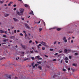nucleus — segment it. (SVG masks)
I'll return each mask as SVG.
<instances>
[{
	"label": "nucleus",
	"instance_id": "1",
	"mask_svg": "<svg viewBox=\"0 0 79 79\" xmlns=\"http://www.w3.org/2000/svg\"><path fill=\"white\" fill-rule=\"evenodd\" d=\"M19 10L20 12L17 11V12L16 13L17 15H19V16H22V15H23V13L24 12V9L23 8H21Z\"/></svg>",
	"mask_w": 79,
	"mask_h": 79
},
{
	"label": "nucleus",
	"instance_id": "2",
	"mask_svg": "<svg viewBox=\"0 0 79 79\" xmlns=\"http://www.w3.org/2000/svg\"><path fill=\"white\" fill-rule=\"evenodd\" d=\"M40 44H42V45H44V46H45L46 48H48V46L46 44V43L45 42L42 41L41 42H40Z\"/></svg>",
	"mask_w": 79,
	"mask_h": 79
},
{
	"label": "nucleus",
	"instance_id": "3",
	"mask_svg": "<svg viewBox=\"0 0 79 79\" xmlns=\"http://www.w3.org/2000/svg\"><path fill=\"white\" fill-rule=\"evenodd\" d=\"M64 52L65 53H69V52H71V49H65L64 50Z\"/></svg>",
	"mask_w": 79,
	"mask_h": 79
},
{
	"label": "nucleus",
	"instance_id": "4",
	"mask_svg": "<svg viewBox=\"0 0 79 79\" xmlns=\"http://www.w3.org/2000/svg\"><path fill=\"white\" fill-rule=\"evenodd\" d=\"M25 26L26 28H27L28 29H31V28H30V27H29L28 26V25H27V24L26 23L25 24Z\"/></svg>",
	"mask_w": 79,
	"mask_h": 79
},
{
	"label": "nucleus",
	"instance_id": "5",
	"mask_svg": "<svg viewBox=\"0 0 79 79\" xmlns=\"http://www.w3.org/2000/svg\"><path fill=\"white\" fill-rule=\"evenodd\" d=\"M21 45L23 48H24V49H26V48L27 47L26 46L24 45H22V44H21Z\"/></svg>",
	"mask_w": 79,
	"mask_h": 79
},
{
	"label": "nucleus",
	"instance_id": "6",
	"mask_svg": "<svg viewBox=\"0 0 79 79\" xmlns=\"http://www.w3.org/2000/svg\"><path fill=\"white\" fill-rule=\"evenodd\" d=\"M42 46V45L40 44H39L37 46V47L38 48V49H39V48H40V47Z\"/></svg>",
	"mask_w": 79,
	"mask_h": 79
},
{
	"label": "nucleus",
	"instance_id": "7",
	"mask_svg": "<svg viewBox=\"0 0 79 79\" xmlns=\"http://www.w3.org/2000/svg\"><path fill=\"white\" fill-rule=\"evenodd\" d=\"M13 19H14V21H19V20H18V19H15V18H13Z\"/></svg>",
	"mask_w": 79,
	"mask_h": 79
},
{
	"label": "nucleus",
	"instance_id": "8",
	"mask_svg": "<svg viewBox=\"0 0 79 79\" xmlns=\"http://www.w3.org/2000/svg\"><path fill=\"white\" fill-rule=\"evenodd\" d=\"M24 6L26 7V8H29V6L27 4H25Z\"/></svg>",
	"mask_w": 79,
	"mask_h": 79
},
{
	"label": "nucleus",
	"instance_id": "9",
	"mask_svg": "<svg viewBox=\"0 0 79 79\" xmlns=\"http://www.w3.org/2000/svg\"><path fill=\"white\" fill-rule=\"evenodd\" d=\"M34 63H32L31 64V66L32 67V68H35V65H34Z\"/></svg>",
	"mask_w": 79,
	"mask_h": 79
},
{
	"label": "nucleus",
	"instance_id": "10",
	"mask_svg": "<svg viewBox=\"0 0 79 79\" xmlns=\"http://www.w3.org/2000/svg\"><path fill=\"white\" fill-rule=\"evenodd\" d=\"M0 33H5V31L1 30H0Z\"/></svg>",
	"mask_w": 79,
	"mask_h": 79
},
{
	"label": "nucleus",
	"instance_id": "11",
	"mask_svg": "<svg viewBox=\"0 0 79 79\" xmlns=\"http://www.w3.org/2000/svg\"><path fill=\"white\" fill-rule=\"evenodd\" d=\"M10 15L9 14H5V17H7V16H8Z\"/></svg>",
	"mask_w": 79,
	"mask_h": 79
},
{
	"label": "nucleus",
	"instance_id": "12",
	"mask_svg": "<svg viewBox=\"0 0 79 79\" xmlns=\"http://www.w3.org/2000/svg\"><path fill=\"white\" fill-rule=\"evenodd\" d=\"M38 68H39L40 69V70H42V67H41L40 66H38Z\"/></svg>",
	"mask_w": 79,
	"mask_h": 79
},
{
	"label": "nucleus",
	"instance_id": "13",
	"mask_svg": "<svg viewBox=\"0 0 79 79\" xmlns=\"http://www.w3.org/2000/svg\"><path fill=\"white\" fill-rule=\"evenodd\" d=\"M29 14L30 15H34V12L33 11H32L31 12L29 13Z\"/></svg>",
	"mask_w": 79,
	"mask_h": 79
},
{
	"label": "nucleus",
	"instance_id": "14",
	"mask_svg": "<svg viewBox=\"0 0 79 79\" xmlns=\"http://www.w3.org/2000/svg\"><path fill=\"white\" fill-rule=\"evenodd\" d=\"M63 40H66V37H64L63 38Z\"/></svg>",
	"mask_w": 79,
	"mask_h": 79
},
{
	"label": "nucleus",
	"instance_id": "15",
	"mask_svg": "<svg viewBox=\"0 0 79 79\" xmlns=\"http://www.w3.org/2000/svg\"><path fill=\"white\" fill-rule=\"evenodd\" d=\"M10 39H14L15 38V36H13L10 37Z\"/></svg>",
	"mask_w": 79,
	"mask_h": 79
},
{
	"label": "nucleus",
	"instance_id": "16",
	"mask_svg": "<svg viewBox=\"0 0 79 79\" xmlns=\"http://www.w3.org/2000/svg\"><path fill=\"white\" fill-rule=\"evenodd\" d=\"M4 2V1H0V3H2H2H3Z\"/></svg>",
	"mask_w": 79,
	"mask_h": 79
},
{
	"label": "nucleus",
	"instance_id": "17",
	"mask_svg": "<svg viewBox=\"0 0 79 79\" xmlns=\"http://www.w3.org/2000/svg\"><path fill=\"white\" fill-rule=\"evenodd\" d=\"M61 29V28H58L57 29V31H60Z\"/></svg>",
	"mask_w": 79,
	"mask_h": 79
},
{
	"label": "nucleus",
	"instance_id": "18",
	"mask_svg": "<svg viewBox=\"0 0 79 79\" xmlns=\"http://www.w3.org/2000/svg\"><path fill=\"white\" fill-rule=\"evenodd\" d=\"M27 60H29V59L28 58L24 59V61H26Z\"/></svg>",
	"mask_w": 79,
	"mask_h": 79
},
{
	"label": "nucleus",
	"instance_id": "19",
	"mask_svg": "<svg viewBox=\"0 0 79 79\" xmlns=\"http://www.w3.org/2000/svg\"><path fill=\"white\" fill-rule=\"evenodd\" d=\"M62 52H63V51H62V50H61V51L59 50V53H61Z\"/></svg>",
	"mask_w": 79,
	"mask_h": 79
},
{
	"label": "nucleus",
	"instance_id": "20",
	"mask_svg": "<svg viewBox=\"0 0 79 79\" xmlns=\"http://www.w3.org/2000/svg\"><path fill=\"white\" fill-rule=\"evenodd\" d=\"M65 60H68V57H66L64 59Z\"/></svg>",
	"mask_w": 79,
	"mask_h": 79
},
{
	"label": "nucleus",
	"instance_id": "21",
	"mask_svg": "<svg viewBox=\"0 0 79 79\" xmlns=\"http://www.w3.org/2000/svg\"><path fill=\"white\" fill-rule=\"evenodd\" d=\"M77 65V64H73V66H76Z\"/></svg>",
	"mask_w": 79,
	"mask_h": 79
},
{
	"label": "nucleus",
	"instance_id": "22",
	"mask_svg": "<svg viewBox=\"0 0 79 79\" xmlns=\"http://www.w3.org/2000/svg\"><path fill=\"white\" fill-rule=\"evenodd\" d=\"M64 42H65V43H66V42H68V40H64Z\"/></svg>",
	"mask_w": 79,
	"mask_h": 79
},
{
	"label": "nucleus",
	"instance_id": "23",
	"mask_svg": "<svg viewBox=\"0 0 79 79\" xmlns=\"http://www.w3.org/2000/svg\"><path fill=\"white\" fill-rule=\"evenodd\" d=\"M45 49V47H43L42 48V50H44Z\"/></svg>",
	"mask_w": 79,
	"mask_h": 79
},
{
	"label": "nucleus",
	"instance_id": "24",
	"mask_svg": "<svg viewBox=\"0 0 79 79\" xmlns=\"http://www.w3.org/2000/svg\"><path fill=\"white\" fill-rule=\"evenodd\" d=\"M3 42H6V39H5L4 40H3Z\"/></svg>",
	"mask_w": 79,
	"mask_h": 79
},
{
	"label": "nucleus",
	"instance_id": "25",
	"mask_svg": "<svg viewBox=\"0 0 79 79\" xmlns=\"http://www.w3.org/2000/svg\"><path fill=\"white\" fill-rule=\"evenodd\" d=\"M42 28H39V31L40 32V31H42Z\"/></svg>",
	"mask_w": 79,
	"mask_h": 79
},
{
	"label": "nucleus",
	"instance_id": "26",
	"mask_svg": "<svg viewBox=\"0 0 79 79\" xmlns=\"http://www.w3.org/2000/svg\"><path fill=\"white\" fill-rule=\"evenodd\" d=\"M35 53H38V52H39L37 50H36V51H35Z\"/></svg>",
	"mask_w": 79,
	"mask_h": 79
},
{
	"label": "nucleus",
	"instance_id": "27",
	"mask_svg": "<svg viewBox=\"0 0 79 79\" xmlns=\"http://www.w3.org/2000/svg\"><path fill=\"white\" fill-rule=\"evenodd\" d=\"M30 53H34V52H33V51H31Z\"/></svg>",
	"mask_w": 79,
	"mask_h": 79
},
{
	"label": "nucleus",
	"instance_id": "28",
	"mask_svg": "<svg viewBox=\"0 0 79 79\" xmlns=\"http://www.w3.org/2000/svg\"><path fill=\"white\" fill-rule=\"evenodd\" d=\"M3 37L6 38V35H3Z\"/></svg>",
	"mask_w": 79,
	"mask_h": 79
},
{
	"label": "nucleus",
	"instance_id": "29",
	"mask_svg": "<svg viewBox=\"0 0 79 79\" xmlns=\"http://www.w3.org/2000/svg\"><path fill=\"white\" fill-rule=\"evenodd\" d=\"M53 61H56V59H53L52 60Z\"/></svg>",
	"mask_w": 79,
	"mask_h": 79
},
{
	"label": "nucleus",
	"instance_id": "30",
	"mask_svg": "<svg viewBox=\"0 0 79 79\" xmlns=\"http://www.w3.org/2000/svg\"><path fill=\"white\" fill-rule=\"evenodd\" d=\"M55 29V28H50L49 29V30H51V29Z\"/></svg>",
	"mask_w": 79,
	"mask_h": 79
},
{
	"label": "nucleus",
	"instance_id": "31",
	"mask_svg": "<svg viewBox=\"0 0 79 79\" xmlns=\"http://www.w3.org/2000/svg\"><path fill=\"white\" fill-rule=\"evenodd\" d=\"M37 63H39V64H41V63H42V62H37Z\"/></svg>",
	"mask_w": 79,
	"mask_h": 79
},
{
	"label": "nucleus",
	"instance_id": "32",
	"mask_svg": "<svg viewBox=\"0 0 79 79\" xmlns=\"http://www.w3.org/2000/svg\"><path fill=\"white\" fill-rule=\"evenodd\" d=\"M50 51H53L54 50L53 49H50Z\"/></svg>",
	"mask_w": 79,
	"mask_h": 79
},
{
	"label": "nucleus",
	"instance_id": "33",
	"mask_svg": "<svg viewBox=\"0 0 79 79\" xmlns=\"http://www.w3.org/2000/svg\"><path fill=\"white\" fill-rule=\"evenodd\" d=\"M20 35H22V36H23V34H22V33H20Z\"/></svg>",
	"mask_w": 79,
	"mask_h": 79
},
{
	"label": "nucleus",
	"instance_id": "34",
	"mask_svg": "<svg viewBox=\"0 0 79 79\" xmlns=\"http://www.w3.org/2000/svg\"><path fill=\"white\" fill-rule=\"evenodd\" d=\"M4 59H5V57H3V58H0V60H3Z\"/></svg>",
	"mask_w": 79,
	"mask_h": 79
},
{
	"label": "nucleus",
	"instance_id": "35",
	"mask_svg": "<svg viewBox=\"0 0 79 79\" xmlns=\"http://www.w3.org/2000/svg\"><path fill=\"white\" fill-rule=\"evenodd\" d=\"M78 55V54H77V53H75V56H76V55Z\"/></svg>",
	"mask_w": 79,
	"mask_h": 79
},
{
	"label": "nucleus",
	"instance_id": "36",
	"mask_svg": "<svg viewBox=\"0 0 79 79\" xmlns=\"http://www.w3.org/2000/svg\"><path fill=\"white\" fill-rule=\"evenodd\" d=\"M44 56H45L46 58H48V56H47L46 55H45Z\"/></svg>",
	"mask_w": 79,
	"mask_h": 79
},
{
	"label": "nucleus",
	"instance_id": "37",
	"mask_svg": "<svg viewBox=\"0 0 79 79\" xmlns=\"http://www.w3.org/2000/svg\"><path fill=\"white\" fill-rule=\"evenodd\" d=\"M35 43H36V44H39V42H37V41L36 40H35Z\"/></svg>",
	"mask_w": 79,
	"mask_h": 79
},
{
	"label": "nucleus",
	"instance_id": "38",
	"mask_svg": "<svg viewBox=\"0 0 79 79\" xmlns=\"http://www.w3.org/2000/svg\"><path fill=\"white\" fill-rule=\"evenodd\" d=\"M26 36H27V34H26V33H25V37H26Z\"/></svg>",
	"mask_w": 79,
	"mask_h": 79
},
{
	"label": "nucleus",
	"instance_id": "39",
	"mask_svg": "<svg viewBox=\"0 0 79 79\" xmlns=\"http://www.w3.org/2000/svg\"><path fill=\"white\" fill-rule=\"evenodd\" d=\"M32 60H35V58L34 57H32Z\"/></svg>",
	"mask_w": 79,
	"mask_h": 79
},
{
	"label": "nucleus",
	"instance_id": "40",
	"mask_svg": "<svg viewBox=\"0 0 79 79\" xmlns=\"http://www.w3.org/2000/svg\"><path fill=\"white\" fill-rule=\"evenodd\" d=\"M71 69V68H68V71H69Z\"/></svg>",
	"mask_w": 79,
	"mask_h": 79
},
{
	"label": "nucleus",
	"instance_id": "41",
	"mask_svg": "<svg viewBox=\"0 0 79 79\" xmlns=\"http://www.w3.org/2000/svg\"><path fill=\"white\" fill-rule=\"evenodd\" d=\"M58 53H56L54 54L55 56H56V55H58Z\"/></svg>",
	"mask_w": 79,
	"mask_h": 79
},
{
	"label": "nucleus",
	"instance_id": "42",
	"mask_svg": "<svg viewBox=\"0 0 79 79\" xmlns=\"http://www.w3.org/2000/svg\"><path fill=\"white\" fill-rule=\"evenodd\" d=\"M56 41H55L54 42V44L55 45V44H56Z\"/></svg>",
	"mask_w": 79,
	"mask_h": 79
},
{
	"label": "nucleus",
	"instance_id": "43",
	"mask_svg": "<svg viewBox=\"0 0 79 79\" xmlns=\"http://www.w3.org/2000/svg\"><path fill=\"white\" fill-rule=\"evenodd\" d=\"M70 39H71V37H69V38H68V40H70Z\"/></svg>",
	"mask_w": 79,
	"mask_h": 79
},
{
	"label": "nucleus",
	"instance_id": "44",
	"mask_svg": "<svg viewBox=\"0 0 79 79\" xmlns=\"http://www.w3.org/2000/svg\"><path fill=\"white\" fill-rule=\"evenodd\" d=\"M40 21H41L40 20V21H39V22L37 23V24H39V23H40Z\"/></svg>",
	"mask_w": 79,
	"mask_h": 79
},
{
	"label": "nucleus",
	"instance_id": "45",
	"mask_svg": "<svg viewBox=\"0 0 79 79\" xmlns=\"http://www.w3.org/2000/svg\"><path fill=\"white\" fill-rule=\"evenodd\" d=\"M29 44H30V43H32V40H30L29 42Z\"/></svg>",
	"mask_w": 79,
	"mask_h": 79
},
{
	"label": "nucleus",
	"instance_id": "46",
	"mask_svg": "<svg viewBox=\"0 0 79 79\" xmlns=\"http://www.w3.org/2000/svg\"><path fill=\"white\" fill-rule=\"evenodd\" d=\"M37 58H40V56H36Z\"/></svg>",
	"mask_w": 79,
	"mask_h": 79
},
{
	"label": "nucleus",
	"instance_id": "47",
	"mask_svg": "<svg viewBox=\"0 0 79 79\" xmlns=\"http://www.w3.org/2000/svg\"><path fill=\"white\" fill-rule=\"evenodd\" d=\"M65 62L66 63H68V60H65Z\"/></svg>",
	"mask_w": 79,
	"mask_h": 79
},
{
	"label": "nucleus",
	"instance_id": "48",
	"mask_svg": "<svg viewBox=\"0 0 79 79\" xmlns=\"http://www.w3.org/2000/svg\"><path fill=\"white\" fill-rule=\"evenodd\" d=\"M1 44L2 45H3V44H6V43H2Z\"/></svg>",
	"mask_w": 79,
	"mask_h": 79
},
{
	"label": "nucleus",
	"instance_id": "49",
	"mask_svg": "<svg viewBox=\"0 0 79 79\" xmlns=\"http://www.w3.org/2000/svg\"><path fill=\"white\" fill-rule=\"evenodd\" d=\"M15 33H16V30H14Z\"/></svg>",
	"mask_w": 79,
	"mask_h": 79
},
{
	"label": "nucleus",
	"instance_id": "50",
	"mask_svg": "<svg viewBox=\"0 0 79 79\" xmlns=\"http://www.w3.org/2000/svg\"><path fill=\"white\" fill-rule=\"evenodd\" d=\"M63 71H66V69H63Z\"/></svg>",
	"mask_w": 79,
	"mask_h": 79
},
{
	"label": "nucleus",
	"instance_id": "51",
	"mask_svg": "<svg viewBox=\"0 0 79 79\" xmlns=\"http://www.w3.org/2000/svg\"><path fill=\"white\" fill-rule=\"evenodd\" d=\"M35 66L37 67V64H35Z\"/></svg>",
	"mask_w": 79,
	"mask_h": 79
},
{
	"label": "nucleus",
	"instance_id": "52",
	"mask_svg": "<svg viewBox=\"0 0 79 79\" xmlns=\"http://www.w3.org/2000/svg\"><path fill=\"white\" fill-rule=\"evenodd\" d=\"M14 7H15L16 6V4L14 5L13 6Z\"/></svg>",
	"mask_w": 79,
	"mask_h": 79
},
{
	"label": "nucleus",
	"instance_id": "53",
	"mask_svg": "<svg viewBox=\"0 0 79 79\" xmlns=\"http://www.w3.org/2000/svg\"><path fill=\"white\" fill-rule=\"evenodd\" d=\"M16 10V8H14V11H15V10Z\"/></svg>",
	"mask_w": 79,
	"mask_h": 79
},
{
	"label": "nucleus",
	"instance_id": "54",
	"mask_svg": "<svg viewBox=\"0 0 79 79\" xmlns=\"http://www.w3.org/2000/svg\"><path fill=\"white\" fill-rule=\"evenodd\" d=\"M11 5V4L9 3L8 4V6H10Z\"/></svg>",
	"mask_w": 79,
	"mask_h": 79
},
{
	"label": "nucleus",
	"instance_id": "55",
	"mask_svg": "<svg viewBox=\"0 0 79 79\" xmlns=\"http://www.w3.org/2000/svg\"><path fill=\"white\" fill-rule=\"evenodd\" d=\"M8 30L9 32H10V29L8 28Z\"/></svg>",
	"mask_w": 79,
	"mask_h": 79
},
{
	"label": "nucleus",
	"instance_id": "56",
	"mask_svg": "<svg viewBox=\"0 0 79 79\" xmlns=\"http://www.w3.org/2000/svg\"><path fill=\"white\" fill-rule=\"evenodd\" d=\"M69 59H71V56H69Z\"/></svg>",
	"mask_w": 79,
	"mask_h": 79
},
{
	"label": "nucleus",
	"instance_id": "57",
	"mask_svg": "<svg viewBox=\"0 0 79 79\" xmlns=\"http://www.w3.org/2000/svg\"><path fill=\"white\" fill-rule=\"evenodd\" d=\"M23 33H24L25 34L26 33V31H23Z\"/></svg>",
	"mask_w": 79,
	"mask_h": 79
},
{
	"label": "nucleus",
	"instance_id": "58",
	"mask_svg": "<svg viewBox=\"0 0 79 79\" xmlns=\"http://www.w3.org/2000/svg\"><path fill=\"white\" fill-rule=\"evenodd\" d=\"M10 4H12V3H13V2H10V3H9Z\"/></svg>",
	"mask_w": 79,
	"mask_h": 79
},
{
	"label": "nucleus",
	"instance_id": "59",
	"mask_svg": "<svg viewBox=\"0 0 79 79\" xmlns=\"http://www.w3.org/2000/svg\"><path fill=\"white\" fill-rule=\"evenodd\" d=\"M69 33H70L71 34H72V33H73V32L69 31Z\"/></svg>",
	"mask_w": 79,
	"mask_h": 79
},
{
	"label": "nucleus",
	"instance_id": "60",
	"mask_svg": "<svg viewBox=\"0 0 79 79\" xmlns=\"http://www.w3.org/2000/svg\"><path fill=\"white\" fill-rule=\"evenodd\" d=\"M55 77H56V75L54 76L53 78H54Z\"/></svg>",
	"mask_w": 79,
	"mask_h": 79
},
{
	"label": "nucleus",
	"instance_id": "61",
	"mask_svg": "<svg viewBox=\"0 0 79 79\" xmlns=\"http://www.w3.org/2000/svg\"><path fill=\"white\" fill-rule=\"evenodd\" d=\"M31 48L32 49V50H34V47H32Z\"/></svg>",
	"mask_w": 79,
	"mask_h": 79
},
{
	"label": "nucleus",
	"instance_id": "62",
	"mask_svg": "<svg viewBox=\"0 0 79 79\" xmlns=\"http://www.w3.org/2000/svg\"><path fill=\"white\" fill-rule=\"evenodd\" d=\"M71 43H73V40H71Z\"/></svg>",
	"mask_w": 79,
	"mask_h": 79
},
{
	"label": "nucleus",
	"instance_id": "63",
	"mask_svg": "<svg viewBox=\"0 0 79 79\" xmlns=\"http://www.w3.org/2000/svg\"><path fill=\"white\" fill-rule=\"evenodd\" d=\"M8 78H9V79H11V77L10 76Z\"/></svg>",
	"mask_w": 79,
	"mask_h": 79
},
{
	"label": "nucleus",
	"instance_id": "64",
	"mask_svg": "<svg viewBox=\"0 0 79 79\" xmlns=\"http://www.w3.org/2000/svg\"><path fill=\"white\" fill-rule=\"evenodd\" d=\"M28 35L29 36H30L31 35V34L30 33H28Z\"/></svg>",
	"mask_w": 79,
	"mask_h": 79
}]
</instances>
